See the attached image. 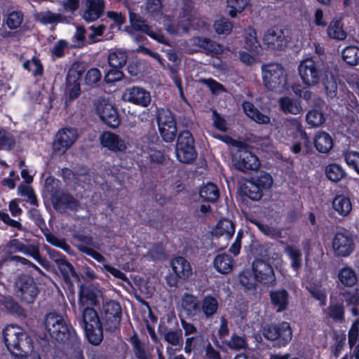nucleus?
I'll return each instance as SVG.
<instances>
[{"label": "nucleus", "mask_w": 359, "mask_h": 359, "mask_svg": "<svg viewBox=\"0 0 359 359\" xmlns=\"http://www.w3.org/2000/svg\"><path fill=\"white\" fill-rule=\"evenodd\" d=\"M165 340L171 345L178 346L180 349L183 343L181 330L170 331L165 334Z\"/></svg>", "instance_id": "nucleus-60"}, {"label": "nucleus", "mask_w": 359, "mask_h": 359, "mask_svg": "<svg viewBox=\"0 0 359 359\" xmlns=\"http://www.w3.org/2000/svg\"><path fill=\"white\" fill-rule=\"evenodd\" d=\"M102 146L113 152H125L127 144L119 135L111 132H104L100 137Z\"/></svg>", "instance_id": "nucleus-17"}, {"label": "nucleus", "mask_w": 359, "mask_h": 359, "mask_svg": "<svg viewBox=\"0 0 359 359\" xmlns=\"http://www.w3.org/2000/svg\"><path fill=\"white\" fill-rule=\"evenodd\" d=\"M214 28L219 34H229L233 28V24L225 18H220L215 22Z\"/></svg>", "instance_id": "nucleus-58"}, {"label": "nucleus", "mask_w": 359, "mask_h": 359, "mask_svg": "<svg viewBox=\"0 0 359 359\" xmlns=\"http://www.w3.org/2000/svg\"><path fill=\"white\" fill-rule=\"evenodd\" d=\"M243 108L246 115L256 123L259 124H269L270 123V117L262 114L252 103L245 102L243 104Z\"/></svg>", "instance_id": "nucleus-33"}, {"label": "nucleus", "mask_w": 359, "mask_h": 359, "mask_svg": "<svg viewBox=\"0 0 359 359\" xmlns=\"http://www.w3.org/2000/svg\"><path fill=\"white\" fill-rule=\"evenodd\" d=\"M23 15L20 12L13 11L8 14L6 23L11 29L18 28L22 23Z\"/></svg>", "instance_id": "nucleus-62"}, {"label": "nucleus", "mask_w": 359, "mask_h": 359, "mask_svg": "<svg viewBox=\"0 0 359 359\" xmlns=\"http://www.w3.org/2000/svg\"><path fill=\"white\" fill-rule=\"evenodd\" d=\"M244 193L253 201H258L262 197V189L252 180L246 183Z\"/></svg>", "instance_id": "nucleus-54"}, {"label": "nucleus", "mask_w": 359, "mask_h": 359, "mask_svg": "<svg viewBox=\"0 0 359 359\" xmlns=\"http://www.w3.org/2000/svg\"><path fill=\"white\" fill-rule=\"evenodd\" d=\"M341 55L348 65H356L359 61V48L355 46H347L342 50Z\"/></svg>", "instance_id": "nucleus-44"}, {"label": "nucleus", "mask_w": 359, "mask_h": 359, "mask_svg": "<svg viewBox=\"0 0 359 359\" xmlns=\"http://www.w3.org/2000/svg\"><path fill=\"white\" fill-rule=\"evenodd\" d=\"M127 53L121 49L111 50L108 57L109 65L114 68H121L126 63Z\"/></svg>", "instance_id": "nucleus-42"}, {"label": "nucleus", "mask_w": 359, "mask_h": 359, "mask_svg": "<svg viewBox=\"0 0 359 359\" xmlns=\"http://www.w3.org/2000/svg\"><path fill=\"white\" fill-rule=\"evenodd\" d=\"M146 10L149 14L159 20L160 23L165 24V21L168 20L166 17L162 15V5L160 0H148L146 4ZM186 20L187 21L186 24H183L184 20H182V24L178 25L177 28L165 25L167 31L170 33H180L188 31L191 26L193 28L198 29L205 25V22L199 18H194L191 21V19L188 18Z\"/></svg>", "instance_id": "nucleus-2"}, {"label": "nucleus", "mask_w": 359, "mask_h": 359, "mask_svg": "<svg viewBox=\"0 0 359 359\" xmlns=\"http://www.w3.org/2000/svg\"><path fill=\"white\" fill-rule=\"evenodd\" d=\"M101 79V73L99 69L92 68L89 69L85 76V83L89 86H95Z\"/></svg>", "instance_id": "nucleus-61"}, {"label": "nucleus", "mask_w": 359, "mask_h": 359, "mask_svg": "<svg viewBox=\"0 0 359 359\" xmlns=\"http://www.w3.org/2000/svg\"><path fill=\"white\" fill-rule=\"evenodd\" d=\"M354 248V240L348 231L343 230L334 234L331 249L335 257H347L353 252Z\"/></svg>", "instance_id": "nucleus-8"}, {"label": "nucleus", "mask_w": 359, "mask_h": 359, "mask_svg": "<svg viewBox=\"0 0 359 359\" xmlns=\"http://www.w3.org/2000/svg\"><path fill=\"white\" fill-rule=\"evenodd\" d=\"M271 301L272 304L277 309L278 312L286 309L288 304V294L285 290H277L271 292Z\"/></svg>", "instance_id": "nucleus-36"}, {"label": "nucleus", "mask_w": 359, "mask_h": 359, "mask_svg": "<svg viewBox=\"0 0 359 359\" xmlns=\"http://www.w3.org/2000/svg\"><path fill=\"white\" fill-rule=\"evenodd\" d=\"M236 167L242 171L245 170H257L260 166L258 158L248 151H241L239 158L235 161Z\"/></svg>", "instance_id": "nucleus-23"}, {"label": "nucleus", "mask_w": 359, "mask_h": 359, "mask_svg": "<svg viewBox=\"0 0 359 359\" xmlns=\"http://www.w3.org/2000/svg\"><path fill=\"white\" fill-rule=\"evenodd\" d=\"M233 265V259L226 253L217 255L213 261L215 269L222 274H228L231 272Z\"/></svg>", "instance_id": "nucleus-27"}, {"label": "nucleus", "mask_w": 359, "mask_h": 359, "mask_svg": "<svg viewBox=\"0 0 359 359\" xmlns=\"http://www.w3.org/2000/svg\"><path fill=\"white\" fill-rule=\"evenodd\" d=\"M328 36L334 39L344 40L346 37V33L344 30L341 20L332 21L327 27Z\"/></svg>", "instance_id": "nucleus-43"}, {"label": "nucleus", "mask_w": 359, "mask_h": 359, "mask_svg": "<svg viewBox=\"0 0 359 359\" xmlns=\"http://www.w3.org/2000/svg\"><path fill=\"white\" fill-rule=\"evenodd\" d=\"M278 104L280 109L285 114H291L297 115L302 112L303 107L301 101L298 99L292 98L288 96H285L279 99Z\"/></svg>", "instance_id": "nucleus-26"}, {"label": "nucleus", "mask_w": 359, "mask_h": 359, "mask_svg": "<svg viewBox=\"0 0 359 359\" xmlns=\"http://www.w3.org/2000/svg\"><path fill=\"white\" fill-rule=\"evenodd\" d=\"M285 252L291 260V266L297 270L302 262L301 250L294 245H287L285 248Z\"/></svg>", "instance_id": "nucleus-49"}, {"label": "nucleus", "mask_w": 359, "mask_h": 359, "mask_svg": "<svg viewBox=\"0 0 359 359\" xmlns=\"http://www.w3.org/2000/svg\"><path fill=\"white\" fill-rule=\"evenodd\" d=\"M82 70L78 65L72 66L67 76V91L70 99L76 98L80 94V83Z\"/></svg>", "instance_id": "nucleus-21"}, {"label": "nucleus", "mask_w": 359, "mask_h": 359, "mask_svg": "<svg viewBox=\"0 0 359 359\" xmlns=\"http://www.w3.org/2000/svg\"><path fill=\"white\" fill-rule=\"evenodd\" d=\"M122 100L143 107H148L151 101L150 93L139 86L126 88L122 93Z\"/></svg>", "instance_id": "nucleus-10"}, {"label": "nucleus", "mask_w": 359, "mask_h": 359, "mask_svg": "<svg viewBox=\"0 0 359 359\" xmlns=\"http://www.w3.org/2000/svg\"><path fill=\"white\" fill-rule=\"evenodd\" d=\"M226 344L231 349L239 350L245 348L246 347L247 343L244 337L237 335H232L231 339L226 341Z\"/></svg>", "instance_id": "nucleus-64"}, {"label": "nucleus", "mask_w": 359, "mask_h": 359, "mask_svg": "<svg viewBox=\"0 0 359 359\" xmlns=\"http://www.w3.org/2000/svg\"><path fill=\"white\" fill-rule=\"evenodd\" d=\"M253 272L257 281L264 284H273L276 278L272 266L262 259H256L252 264Z\"/></svg>", "instance_id": "nucleus-16"}, {"label": "nucleus", "mask_w": 359, "mask_h": 359, "mask_svg": "<svg viewBox=\"0 0 359 359\" xmlns=\"http://www.w3.org/2000/svg\"><path fill=\"white\" fill-rule=\"evenodd\" d=\"M157 124L159 133L166 142H172L175 139L177 128L174 114L167 109H161L157 114Z\"/></svg>", "instance_id": "nucleus-5"}, {"label": "nucleus", "mask_w": 359, "mask_h": 359, "mask_svg": "<svg viewBox=\"0 0 359 359\" xmlns=\"http://www.w3.org/2000/svg\"><path fill=\"white\" fill-rule=\"evenodd\" d=\"M82 312L81 318L79 320L82 327L86 325H96L100 324V321L95 311L91 307L80 308Z\"/></svg>", "instance_id": "nucleus-39"}, {"label": "nucleus", "mask_w": 359, "mask_h": 359, "mask_svg": "<svg viewBox=\"0 0 359 359\" xmlns=\"http://www.w3.org/2000/svg\"><path fill=\"white\" fill-rule=\"evenodd\" d=\"M103 320L110 322L113 326H116L120 321L121 309L118 303L115 301L107 302L103 306Z\"/></svg>", "instance_id": "nucleus-24"}, {"label": "nucleus", "mask_w": 359, "mask_h": 359, "mask_svg": "<svg viewBox=\"0 0 359 359\" xmlns=\"http://www.w3.org/2000/svg\"><path fill=\"white\" fill-rule=\"evenodd\" d=\"M263 42L269 49L281 50L288 44L289 36L281 29L271 28L265 32Z\"/></svg>", "instance_id": "nucleus-12"}, {"label": "nucleus", "mask_w": 359, "mask_h": 359, "mask_svg": "<svg viewBox=\"0 0 359 359\" xmlns=\"http://www.w3.org/2000/svg\"><path fill=\"white\" fill-rule=\"evenodd\" d=\"M95 112L109 127L116 128L120 125L118 111L111 102L105 99L99 100L95 104Z\"/></svg>", "instance_id": "nucleus-9"}, {"label": "nucleus", "mask_w": 359, "mask_h": 359, "mask_svg": "<svg viewBox=\"0 0 359 359\" xmlns=\"http://www.w3.org/2000/svg\"><path fill=\"white\" fill-rule=\"evenodd\" d=\"M85 330L86 335L90 343L94 345L99 344L102 339V325L98 324L93 325H86L83 327Z\"/></svg>", "instance_id": "nucleus-41"}, {"label": "nucleus", "mask_w": 359, "mask_h": 359, "mask_svg": "<svg viewBox=\"0 0 359 359\" xmlns=\"http://www.w3.org/2000/svg\"><path fill=\"white\" fill-rule=\"evenodd\" d=\"M104 8V0H86V9L83 18L87 22H93L100 18Z\"/></svg>", "instance_id": "nucleus-22"}, {"label": "nucleus", "mask_w": 359, "mask_h": 359, "mask_svg": "<svg viewBox=\"0 0 359 359\" xmlns=\"http://www.w3.org/2000/svg\"><path fill=\"white\" fill-rule=\"evenodd\" d=\"M78 137L76 130L74 128H63L56 135L53 148L55 151L64 153L74 143Z\"/></svg>", "instance_id": "nucleus-15"}, {"label": "nucleus", "mask_w": 359, "mask_h": 359, "mask_svg": "<svg viewBox=\"0 0 359 359\" xmlns=\"http://www.w3.org/2000/svg\"><path fill=\"white\" fill-rule=\"evenodd\" d=\"M172 271L176 276L181 278H186L191 273L189 263L183 257H177L171 261Z\"/></svg>", "instance_id": "nucleus-32"}, {"label": "nucleus", "mask_w": 359, "mask_h": 359, "mask_svg": "<svg viewBox=\"0 0 359 359\" xmlns=\"http://www.w3.org/2000/svg\"><path fill=\"white\" fill-rule=\"evenodd\" d=\"M235 226L231 220L223 219L219 220L212 229V233L217 238H224V240H229L233 236Z\"/></svg>", "instance_id": "nucleus-25"}, {"label": "nucleus", "mask_w": 359, "mask_h": 359, "mask_svg": "<svg viewBox=\"0 0 359 359\" xmlns=\"http://www.w3.org/2000/svg\"><path fill=\"white\" fill-rule=\"evenodd\" d=\"M23 67L31 72L34 76H40L43 74V67L37 58H32L23 63Z\"/></svg>", "instance_id": "nucleus-57"}, {"label": "nucleus", "mask_w": 359, "mask_h": 359, "mask_svg": "<svg viewBox=\"0 0 359 359\" xmlns=\"http://www.w3.org/2000/svg\"><path fill=\"white\" fill-rule=\"evenodd\" d=\"M252 180L262 190L271 189L273 184V180L271 175L265 172H259V174L256 177L252 178Z\"/></svg>", "instance_id": "nucleus-55"}, {"label": "nucleus", "mask_w": 359, "mask_h": 359, "mask_svg": "<svg viewBox=\"0 0 359 359\" xmlns=\"http://www.w3.org/2000/svg\"><path fill=\"white\" fill-rule=\"evenodd\" d=\"M303 131L301 123L296 118H290L284 122V125L279 133L283 135H285L288 138L298 139Z\"/></svg>", "instance_id": "nucleus-28"}, {"label": "nucleus", "mask_w": 359, "mask_h": 359, "mask_svg": "<svg viewBox=\"0 0 359 359\" xmlns=\"http://www.w3.org/2000/svg\"><path fill=\"white\" fill-rule=\"evenodd\" d=\"M18 296L22 301L31 303L37 295L38 291L32 278L29 276H22L16 281Z\"/></svg>", "instance_id": "nucleus-14"}, {"label": "nucleus", "mask_w": 359, "mask_h": 359, "mask_svg": "<svg viewBox=\"0 0 359 359\" xmlns=\"http://www.w3.org/2000/svg\"><path fill=\"white\" fill-rule=\"evenodd\" d=\"M313 143L316 149L323 154L329 152L333 147L332 138L324 131H319L315 135Z\"/></svg>", "instance_id": "nucleus-30"}, {"label": "nucleus", "mask_w": 359, "mask_h": 359, "mask_svg": "<svg viewBox=\"0 0 359 359\" xmlns=\"http://www.w3.org/2000/svg\"><path fill=\"white\" fill-rule=\"evenodd\" d=\"M298 73L302 81L307 87H313L319 84L326 74L323 72L319 63L312 58L300 62Z\"/></svg>", "instance_id": "nucleus-4"}, {"label": "nucleus", "mask_w": 359, "mask_h": 359, "mask_svg": "<svg viewBox=\"0 0 359 359\" xmlns=\"http://www.w3.org/2000/svg\"><path fill=\"white\" fill-rule=\"evenodd\" d=\"M175 154L177 158L182 163H189L196 157L194 140L188 130L182 131L177 138Z\"/></svg>", "instance_id": "nucleus-6"}, {"label": "nucleus", "mask_w": 359, "mask_h": 359, "mask_svg": "<svg viewBox=\"0 0 359 359\" xmlns=\"http://www.w3.org/2000/svg\"><path fill=\"white\" fill-rule=\"evenodd\" d=\"M4 339L8 350L16 359L23 358L32 351V339L21 327L6 326L4 330Z\"/></svg>", "instance_id": "nucleus-1"}, {"label": "nucleus", "mask_w": 359, "mask_h": 359, "mask_svg": "<svg viewBox=\"0 0 359 359\" xmlns=\"http://www.w3.org/2000/svg\"><path fill=\"white\" fill-rule=\"evenodd\" d=\"M257 226L263 233L272 238H278L282 237V231L280 229L260 223H257Z\"/></svg>", "instance_id": "nucleus-63"}, {"label": "nucleus", "mask_w": 359, "mask_h": 359, "mask_svg": "<svg viewBox=\"0 0 359 359\" xmlns=\"http://www.w3.org/2000/svg\"><path fill=\"white\" fill-rule=\"evenodd\" d=\"M102 294L100 290L92 286H81L80 288V308L91 307L100 303Z\"/></svg>", "instance_id": "nucleus-18"}, {"label": "nucleus", "mask_w": 359, "mask_h": 359, "mask_svg": "<svg viewBox=\"0 0 359 359\" xmlns=\"http://www.w3.org/2000/svg\"><path fill=\"white\" fill-rule=\"evenodd\" d=\"M142 156L149 159L151 163H161L165 160V155L158 149L157 144L148 143L142 147Z\"/></svg>", "instance_id": "nucleus-31"}, {"label": "nucleus", "mask_w": 359, "mask_h": 359, "mask_svg": "<svg viewBox=\"0 0 359 359\" xmlns=\"http://www.w3.org/2000/svg\"><path fill=\"white\" fill-rule=\"evenodd\" d=\"M129 14L130 25L135 31L145 33L158 42L168 44L167 39L164 37L160 30L154 29L152 27H149L135 13L129 11Z\"/></svg>", "instance_id": "nucleus-13"}, {"label": "nucleus", "mask_w": 359, "mask_h": 359, "mask_svg": "<svg viewBox=\"0 0 359 359\" xmlns=\"http://www.w3.org/2000/svg\"><path fill=\"white\" fill-rule=\"evenodd\" d=\"M264 336L269 340L280 339L283 344L290 341L292 337V330L290 324L283 322L279 326L275 325H269L263 329Z\"/></svg>", "instance_id": "nucleus-11"}, {"label": "nucleus", "mask_w": 359, "mask_h": 359, "mask_svg": "<svg viewBox=\"0 0 359 359\" xmlns=\"http://www.w3.org/2000/svg\"><path fill=\"white\" fill-rule=\"evenodd\" d=\"M306 288L312 297L319 301L320 306H325L326 304L327 294L325 290L322 287L321 284L313 283L312 285H307Z\"/></svg>", "instance_id": "nucleus-50"}, {"label": "nucleus", "mask_w": 359, "mask_h": 359, "mask_svg": "<svg viewBox=\"0 0 359 359\" xmlns=\"http://www.w3.org/2000/svg\"><path fill=\"white\" fill-rule=\"evenodd\" d=\"M239 280L241 284L246 289L254 288L257 284V279L255 276V273L249 270L243 271L239 275Z\"/></svg>", "instance_id": "nucleus-53"}, {"label": "nucleus", "mask_w": 359, "mask_h": 359, "mask_svg": "<svg viewBox=\"0 0 359 359\" xmlns=\"http://www.w3.org/2000/svg\"><path fill=\"white\" fill-rule=\"evenodd\" d=\"M37 19L43 24L52 23H68L70 21V16H66L62 13H55L49 11H43L37 13Z\"/></svg>", "instance_id": "nucleus-34"}, {"label": "nucleus", "mask_w": 359, "mask_h": 359, "mask_svg": "<svg viewBox=\"0 0 359 359\" xmlns=\"http://www.w3.org/2000/svg\"><path fill=\"white\" fill-rule=\"evenodd\" d=\"M262 69L263 82L268 89L278 93L286 89V74L281 65L271 63L263 65Z\"/></svg>", "instance_id": "nucleus-3"}, {"label": "nucleus", "mask_w": 359, "mask_h": 359, "mask_svg": "<svg viewBox=\"0 0 359 359\" xmlns=\"http://www.w3.org/2000/svg\"><path fill=\"white\" fill-rule=\"evenodd\" d=\"M53 203L57 208L69 209L76 211L79 208L77 201L71 196L67 194H62L59 197L53 198Z\"/></svg>", "instance_id": "nucleus-38"}, {"label": "nucleus", "mask_w": 359, "mask_h": 359, "mask_svg": "<svg viewBox=\"0 0 359 359\" xmlns=\"http://www.w3.org/2000/svg\"><path fill=\"white\" fill-rule=\"evenodd\" d=\"M325 175L330 180L337 182L344 178L345 172L339 165L331 163L326 167Z\"/></svg>", "instance_id": "nucleus-47"}, {"label": "nucleus", "mask_w": 359, "mask_h": 359, "mask_svg": "<svg viewBox=\"0 0 359 359\" xmlns=\"http://www.w3.org/2000/svg\"><path fill=\"white\" fill-rule=\"evenodd\" d=\"M8 248L11 252H20L25 255H31L41 265H44V262H46V260L41 257L36 250L34 249L33 252L30 253L29 249L18 239L11 241Z\"/></svg>", "instance_id": "nucleus-37"}, {"label": "nucleus", "mask_w": 359, "mask_h": 359, "mask_svg": "<svg viewBox=\"0 0 359 359\" xmlns=\"http://www.w3.org/2000/svg\"><path fill=\"white\" fill-rule=\"evenodd\" d=\"M144 250V247L142 246H128L127 250L128 252H124V254L121 255L123 257L122 261H134L136 256H146V254L143 252ZM162 255L163 250L161 246H155L151 250H150L149 254L147 255V256L150 257L153 259H160Z\"/></svg>", "instance_id": "nucleus-20"}, {"label": "nucleus", "mask_w": 359, "mask_h": 359, "mask_svg": "<svg viewBox=\"0 0 359 359\" xmlns=\"http://www.w3.org/2000/svg\"><path fill=\"white\" fill-rule=\"evenodd\" d=\"M332 208L339 215L346 216L352 210V204L348 197L338 195L332 201Z\"/></svg>", "instance_id": "nucleus-35"}, {"label": "nucleus", "mask_w": 359, "mask_h": 359, "mask_svg": "<svg viewBox=\"0 0 359 359\" xmlns=\"http://www.w3.org/2000/svg\"><path fill=\"white\" fill-rule=\"evenodd\" d=\"M200 196L205 201L214 202L219 198V191L212 183H208L201 187Z\"/></svg>", "instance_id": "nucleus-46"}, {"label": "nucleus", "mask_w": 359, "mask_h": 359, "mask_svg": "<svg viewBox=\"0 0 359 359\" xmlns=\"http://www.w3.org/2000/svg\"><path fill=\"white\" fill-rule=\"evenodd\" d=\"M323 80L327 95L330 98L336 97L337 94V83L334 76L332 74L326 72Z\"/></svg>", "instance_id": "nucleus-51"}, {"label": "nucleus", "mask_w": 359, "mask_h": 359, "mask_svg": "<svg viewBox=\"0 0 359 359\" xmlns=\"http://www.w3.org/2000/svg\"><path fill=\"white\" fill-rule=\"evenodd\" d=\"M177 305L188 316L196 318L201 314L200 304L198 299L189 293L183 294Z\"/></svg>", "instance_id": "nucleus-19"}, {"label": "nucleus", "mask_w": 359, "mask_h": 359, "mask_svg": "<svg viewBox=\"0 0 359 359\" xmlns=\"http://www.w3.org/2000/svg\"><path fill=\"white\" fill-rule=\"evenodd\" d=\"M344 307L342 304L334 303L333 297H330V305L328 309V316L334 320H341L344 318Z\"/></svg>", "instance_id": "nucleus-56"}, {"label": "nucleus", "mask_w": 359, "mask_h": 359, "mask_svg": "<svg viewBox=\"0 0 359 359\" xmlns=\"http://www.w3.org/2000/svg\"><path fill=\"white\" fill-rule=\"evenodd\" d=\"M45 327L50 337L58 341H64L69 338V328L62 316L50 313L45 318Z\"/></svg>", "instance_id": "nucleus-7"}, {"label": "nucleus", "mask_w": 359, "mask_h": 359, "mask_svg": "<svg viewBox=\"0 0 359 359\" xmlns=\"http://www.w3.org/2000/svg\"><path fill=\"white\" fill-rule=\"evenodd\" d=\"M200 309L201 313L202 312L205 318H208L212 316L218 309L217 300L212 296L205 297L201 302Z\"/></svg>", "instance_id": "nucleus-40"}, {"label": "nucleus", "mask_w": 359, "mask_h": 359, "mask_svg": "<svg viewBox=\"0 0 359 359\" xmlns=\"http://www.w3.org/2000/svg\"><path fill=\"white\" fill-rule=\"evenodd\" d=\"M245 47L250 51H257L259 44L257 38V33L252 27H248L244 34Z\"/></svg>", "instance_id": "nucleus-48"}, {"label": "nucleus", "mask_w": 359, "mask_h": 359, "mask_svg": "<svg viewBox=\"0 0 359 359\" xmlns=\"http://www.w3.org/2000/svg\"><path fill=\"white\" fill-rule=\"evenodd\" d=\"M346 164L353 168L359 175V153L353 151H346L344 154Z\"/></svg>", "instance_id": "nucleus-59"}, {"label": "nucleus", "mask_w": 359, "mask_h": 359, "mask_svg": "<svg viewBox=\"0 0 359 359\" xmlns=\"http://www.w3.org/2000/svg\"><path fill=\"white\" fill-rule=\"evenodd\" d=\"M307 123L312 127H317L323 124L325 118L323 111L318 109L310 110L306 116Z\"/></svg>", "instance_id": "nucleus-52"}, {"label": "nucleus", "mask_w": 359, "mask_h": 359, "mask_svg": "<svg viewBox=\"0 0 359 359\" xmlns=\"http://www.w3.org/2000/svg\"><path fill=\"white\" fill-rule=\"evenodd\" d=\"M249 0H227V9L229 16L232 18L241 13L248 4Z\"/></svg>", "instance_id": "nucleus-45"}, {"label": "nucleus", "mask_w": 359, "mask_h": 359, "mask_svg": "<svg viewBox=\"0 0 359 359\" xmlns=\"http://www.w3.org/2000/svg\"><path fill=\"white\" fill-rule=\"evenodd\" d=\"M337 278L341 285L351 287L358 282V276L355 271L349 266H344L337 272Z\"/></svg>", "instance_id": "nucleus-29"}]
</instances>
